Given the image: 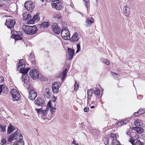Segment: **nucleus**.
Returning a JSON list of instances; mask_svg holds the SVG:
<instances>
[{
	"mask_svg": "<svg viewBox=\"0 0 145 145\" xmlns=\"http://www.w3.org/2000/svg\"><path fill=\"white\" fill-rule=\"evenodd\" d=\"M85 2V6L87 8H88L89 7V2L88 0H83Z\"/></svg>",
	"mask_w": 145,
	"mask_h": 145,
	"instance_id": "58836bf2",
	"label": "nucleus"
},
{
	"mask_svg": "<svg viewBox=\"0 0 145 145\" xmlns=\"http://www.w3.org/2000/svg\"><path fill=\"white\" fill-rule=\"evenodd\" d=\"M23 63V65L25 64L24 60L23 59H21L19 60V63Z\"/></svg>",
	"mask_w": 145,
	"mask_h": 145,
	"instance_id": "bf43d9fd",
	"label": "nucleus"
},
{
	"mask_svg": "<svg viewBox=\"0 0 145 145\" xmlns=\"http://www.w3.org/2000/svg\"><path fill=\"white\" fill-rule=\"evenodd\" d=\"M46 108L45 110H41V113H42L45 116L46 115L47 112H48L49 110V107H48L47 106H46Z\"/></svg>",
	"mask_w": 145,
	"mask_h": 145,
	"instance_id": "473e14b6",
	"label": "nucleus"
},
{
	"mask_svg": "<svg viewBox=\"0 0 145 145\" xmlns=\"http://www.w3.org/2000/svg\"><path fill=\"white\" fill-rule=\"evenodd\" d=\"M52 7L54 8H56V9L59 10L61 8L63 7V3L61 1H59L58 2L53 3L52 4Z\"/></svg>",
	"mask_w": 145,
	"mask_h": 145,
	"instance_id": "6e6552de",
	"label": "nucleus"
},
{
	"mask_svg": "<svg viewBox=\"0 0 145 145\" xmlns=\"http://www.w3.org/2000/svg\"><path fill=\"white\" fill-rule=\"evenodd\" d=\"M22 79V81L24 83H26L28 82L30 80V77L29 76L26 75L25 76H24V77Z\"/></svg>",
	"mask_w": 145,
	"mask_h": 145,
	"instance_id": "a878e982",
	"label": "nucleus"
},
{
	"mask_svg": "<svg viewBox=\"0 0 145 145\" xmlns=\"http://www.w3.org/2000/svg\"><path fill=\"white\" fill-rule=\"evenodd\" d=\"M101 61L102 62L106 64L107 65H108L110 63L108 60L104 58H101Z\"/></svg>",
	"mask_w": 145,
	"mask_h": 145,
	"instance_id": "7c9ffc66",
	"label": "nucleus"
},
{
	"mask_svg": "<svg viewBox=\"0 0 145 145\" xmlns=\"http://www.w3.org/2000/svg\"><path fill=\"white\" fill-rule=\"evenodd\" d=\"M54 17L56 18H60L61 17V15L60 13H57L55 14Z\"/></svg>",
	"mask_w": 145,
	"mask_h": 145,
	"instance_id": "37998d69",
	"label": "nucleus"
},
{
	"mask_svg": "<svg viewBox=\"0 0 145 145\" xmlns=\"http://www.w3.org/2000/svg\"><path fill=\"white\" fill-rule=\"evenodd\" d=\"M29 93V98L32 100H34L37 96V93L34 90L31 89Z\"/></svg>",
	"mask_w": 145,
	"mask_h": 145,
	"instance_id": "1a4fd4ad",
	"label": "nucleus"
},
{
	"mask_svg": "<svg viewBox=\"0 0 145 145\" xmlns=\"http://www.w3.org/2000/svg\"><path fill=\"white\" fill-rule=\"evenodd\" d=\"M7 87L6 86L3 84L0 85V95L1 94V93H7Z\"/></svg>",
	"mask_w": 145,
	"mask_h": 145,
	"instance_id": "4468645a",
	"label": "nucleus"
},
{
	"mask_svg": "<svg viewBox=\"0 0 145 145\" xmlns=\"http://www.w3.org/2000/svg\"><path fill=\"white\" fill-rule=\"evenodd\" d=\"M135 145H144L143 143L139 140H137L135 143Z\"/></svg>",
	"mask_w": 145,
	"mask_h": 145,
	"instance_id": "a18cd8bd",
	"label": "nucleus"
},
{
	"mask_svg": "<svg viewBox=\"0 0 145 145\" xmlns=\"http://www.w3.org/2000/svg\"><path fill=\"white\" fill-rule=\"evenodd\" d=\"M30 70L29 68H25L24 69H22V68H21L20 69V72L22 74V79L24 77V76H25L27 75L28 71Z\"/></svg>",
	"mask_w": 145,
	"mask_h": 145,
	"instance_id": "dca6fc26",
	"label": "nucleus"
},
{
	"mask_svg": "<svg viewBox=\"0 0 145 145\" xmlns=\"http://www.w3.org/2000/svg\"><path fill=\"white\" fill-rule=\"evenodd\" d=\"M31 61V62L32 64H33V66H35V65L36 64V62L35 60V59L33 58L32 60H31V59H30Z\"/></svg>",
	"mask_w": 145,
	"mask_h": 145,
	"instance_id": "8fccbe9b",
	"label": "nucleus"
},
{
	"mask_svg": "<svg viewBox=\"0 0 145 145\" xmlns=\"http://www.w3.org/2000/svg\"><path fill=\"white\" fill-rule=\"evenodd\" d=\"M89 110V108L88 107H86L84 108V111L85 112H88Z\"/></svg>",
	"mask_w": 145,
	"mask_h": 145,
	"instance_id": "4d7b16f0",
	"label": "nucleus"
},
{
	"mask_svg": "<svg viewBox=\"0 0 145 145\" xmlns=\"http://www.w3.org/2000/svg\"><path fill=\"white\" fill-rule=\"evenodd\" d=\"M18 138L20 140L22 141L23 139V137L22 136V135L21 136L20 135H18Z\"/></svg>",
	"mask_w": 145,
	"mask_h": 145,
	"instance_id": "052dcab7",
	"label": "nucleus"
},
{
	"mask_svg": "<svg viewBox=\"0 0 145 145\" xmlns=\"http://www.w3.org/2000/svg\"><path fill=\"white\" fill-rule=\"evenodd\" d=\"M93 88L90 89L89 90H88L87 91V94L88 96L90 97H91L92 94L93 93Z\"/></svg>",
	"mask_w": 145,
	"mask_h": 145,
	"instance_id": "f704fd0d",
	"label": "nucleus"
},
{
	"mask_svg": "<svg viewBox=\"0 0 145 145\" xmlns=\"http://www.w3.org/2000/svg\"><path fill=\"white\" fill-rule=\"evenodd\" d=\"M48 105L50 108V111L51 113V114H54L55 112L54 110H56V108L52 106L51 104L50 101L48 102Z\"/></svg>",
	"mask_w": 145,
	"mask_h": 145,
	"instance_id": "b1692460",
	"label": "nucleus"
},
{
	"mask_svg": "<svg viewBox=\"0 0 145 145\" xmlns=\"http://www.w3.org/2000/svg\"><path fill=\"white\" fill-rule=\"evenodd\" d=\"M14 134H12L10 135L8 138V140L9 142H11L12 141V140L14 138Z\"/></svg>",
	"mask_w": 145,
	"mask_h": 145,
	"instance_id": "4c0bfd02",
	"label": "nucleus"
},
{
	"mask_svg": "<svg viewBox=\"0 0 145 145\" xmlns=\"http://www.w3.org/2000/svg\"><path fill=\"white\" fill-rule=\"evenodd\" d=\"M80 38L81 36L80 34L78 33L75 32L70 39V40L72 42H76L78 41Z\"/></svg>",
	"mask_w": 145,
	"mask_h": 145,
	"instance_id": "9d476101",
	"label": "nucleus"
},
{
	"mask_svg": "<svg viewBox=\"0 0 145 145\" xmlns=\"http://www.w3.org/2000/svg\"><path fill=\"white\" fill-rule=\"evenodd\" d=\"M4 80V78L2 76H0V83H1Z\"/></svg>",
	"mask_w": 145,
	"mask_h": 145,
	"instance_id": "13d9d810",
	"label": "nucleus"
},
{
	"mask_svg": "<svg viewBox=\"0 0 145 145\" xmlns=\"http://www.w3.org/2000/svg\"><path fill=\"white\" fill-rule=\"evenodd\" d=\"M29 60H30V59H31V60H32V59L33 58L35 59V56L33 54V53H31L30 54V56H29Z\"/></svg>",
	"mask_w": 145,
	"mask_h": 145,
	"instance_id": "09e8293b",
	"label": "nucleus"
},
{
	"mask_svg": "<svg viewBox=\"0 0 145 145\" xmlns=\"http://www.w3.org/2000/svg\"><path fill=\"white\" fill-rule=\"evenodd\" d=\"M124 14L125 15L128 16L130 13V9L128 6L125 5L123 9Z\"/></svg>",
	"mask_w": 145,
	"mask_h": 145,
	"instance_id": "2eb2a0df",
	"label": "nucleus"
},
{
	"mask_svg": "<svg viewBox=\"0 0 145 145\" xmlns=\"http://www.w3.org/2000/svg\"><path fill=\"white\" fill-rule=\"evenodd\" d=\"M70 34H65L64 35H61L62 37L65 40H67L70 39Z\"/></svg>",
	"mask_w": 145,
	"mask_h": 145,
	"instance_id": "72a5a7b5",
	"label": "nucleus"
},
{
	"mask_svg": "<svg viewBox=\"0 0 145 145\" xmlns=\"http://www.w3.org/2000/svg\"><path fill=\"white\" fill-rule=\"evenodd\" d=\"M49 24L47 22H44L42 23L40 27L42 28H46L48 27L49 26Z\"/></svg>",
	"mask_w": 145,
	"mask_h": 145,
	"instance_id": "393cba45",
	"label": "nucleus"
},
{
	"mask_svg": "<svg viewBox=\"0 0 145 145\" xmlns=\"http://www.w3.org/2000/svg\"><path fill=\"white\" fill-rule=\"evenodd\" d=\"M35 102L39 106H42L45 104L44 100L41 98H38L35 101Z\"/></svg>",
	"mask_w": 145,
	"mask_h": 145,
	"instance_id": "f3484780",
	"label": "nucleus"
},
{
	"mask_svg": "<svg viewBox=\"0 0 145 145\" xmlns=\"http://www.w3.org/2000/svg\"><path fill=\"white\" fill-rule=\"evenodd\" d=\"M122 123H123L122 122H121V121L118 122L116 125L117 127H118L119 126H120L122 125H123Z\"/></svg>",
	"mask_w": 145,
	"mask_h": 145,
	"instance_id": "6e6d98bb",
	"label": "nucleus"
},
{
	"mask_svg": "<svg viewBox=\"0 0 145 145\" xmlns=\"http://www.w3.org/2000/svg\"><path fill=\"white\" fill-rule=\"evenodd\" d=\"M133 128L136 130V131L138 134H140L143 132L144 130L141 127H133Z\"/></svg>",
	"mask_w": 145,
	"mask_h": 145,
	"instance_id": "4be33fe9",
	"label": "nucleus"
},
{
	"mask_svg": "<svg viewBox=\"0 0 145 145\" xmlns=\"http://www.w3.org/2000/svg\"><path fill=\"white\" fill-rule=\"evenodd\" d=\"M51 27L52 30L57 35H59V34L61 31V29L58 26L56 23L55 22L52 23Z\"/></svg>",
	"mask_w": 145,
	"mask_h": 145,
	"instance_id": "423d86ee",
	"label": "nucleus"
},
{
	"mask_svg": "<svg viewBox=\"0 0 145 145\" xmlns=\"http://www.w3.org/2000/svg\"><path fill=\"white\" fill-rule=\"evenodd\" d=\"M15 23V21L14 20L8 19L6 20L5 25L8 28L11 29L14 27Z\"/></svg>",
	"mask_w": 145,
	"mask_h": 145,
	"instance_id": "7ed1b4c3",
	"label": "nucleus"
},
{
	"mask_svg": "<svg viewBox=\"0 0 145 145\" xmlns=\"http://www.w3.org/2000/svg\"><path fill=\"white\" fill-rule=\"evenodd\" d=\"M52 90L54 93H58L59 92L58 88H56L55 87H52Z\"/></svg>",
	"mask_w": 145,
	"mask_h": 145,
	"instance_id": "c9c22d12",
	"label": "nucleus"
},
{
	"mask_svg": "<svg viewBox=\"0 0 145 145\" xmlns=\"http://www.w3.org/2000/svg\"><path fill=\"white\" fill-rule=\"evenodd\" d=\"M39 74L38 71L35 69H32L29 72V75L31 78L35 80L37 79L38 78Z\"/></svg>",
	"mask_w": 145,
	"mask_h": 145,
	"instance_id": "20e7f679",
	"label": "nucleus"
},
{
	"mask_svg": "<svg viewBox=\"0 0 145 145\" xmlns=\"http://www.w3.org/2000/svg\"><path fill=\"white\" fill-rule=\"evenodd\" d=\"M111 74L113 76H115V75H118V74L117 73H116L114 72H111Z\"/></svg>",
	"mask_w": 145,
	"mask_h": 145,
	"instance_id": "e2e57ef3",
	"label": "nucleus"
},
{
	"mask_svg": "<svg viewBox=\"0 0 145 145\" xmlns=\"http://www.w3.org/2000/svg\"><path fill=\"white\" fill-rule=\"evenodd\" d=\"M37 110V112L38 113H39L40 112H41V110H42L40 109H38Z\"/></svg>",
	"mask_w": 145,
	"mask_h": 145,
	"instance_id": "0e129e2a",
	"label": "nucleus"
},
{
	"mask_svg": "<svg viewBox=\"0 0 145 145\" xmlns=\"http://www.w3.org/2000/svg\"><path fill=\"white\" fill-rule=\"evenodd\" d=\"M24 5L26 9L30 12L34 8V5L31 1H26Z\"/></svg>",
	"mask_w": 145,
	"mask_h": 145,
	"instance_id": "39448f33",
	"label": "nucleus"
},
{
	"mask_svg": "<svg viewBox=\"0 0 145 145\" xmlns=\"http://www.w3.org/2000/svg\"><path fill=\"white\" fill-rule=\"evenodd\" d=\"M133 133V135L135 136L132 137V138L134 140L138 139L139 138V136L138 135L136 134L135 133Z\"/></svg>",
	"mask_w": 145,
	"mask_h": 145,
	"instance_id": "a19ab883",
	"label": "nucleus"
},
{
	"mask_svg": "<svg viewBox=\"0 0 145 145\" xmlns=\"http://www.w3.org/2000/svg\"><path fill=\"white\" fill-rule=\"evenodd\" d=\"M23 18L24 20H26L27 21H29L31 19V15L29 14H24Z\"/></svg>",
	"mask_w": 145,
	"mask_h": 145,
	"instance_id": "5701e85b",
	"label": "nucleus"
},
{
	"mask_svg": "<svg viewBox=\"0 0 145 145\" xmlns=\"http://www.w3.org/2000/svg\"><path fill=\"white\" fill-rule=\"evenodd\" d=\"M108 140H107V141L106 142H105V145H106L107 144H108Z\"/></svg>",
	"mask_w": 145,
	"mask_h": 145,
	"instance_id": "69168bd1",
	"label": "nucleus"
},
{
	"mask_svg": "<svg viewBox=\"0 0 145 145\" xmlns=\"http://www.w3.org/2000/svg\"><path fill=\"white\" fill-rule=\"evenodd\" d=\"M61 85V84L59 82H55L52 84V87L59 88Z\"/></svg>",
	"mask_w": 145,
	"mask_h": 145,
	"instance_id": "c756f323",
	"label": "nucleus"
},
{
	"mask_svg": "<svg viewBox=\"0 0 145 145\" xmlns=\"http://www.w3.org/2000/svg\"><path fill=\"white\" fill-rule=\"evenodd\" d=\"M90 97L89 96L87 97V100H88V103L89 102V101H90L91 100L90 97Z\"/></svg>",
	"mask_w": 145,
	"mask_h": 145,
	"instance_id": "680f3d73",
	"label": "nucleus"
},
{
	"mask_svg": "<svg viewBox=\"0 0 145 145\" xmlns=\"http://www.w3.org/2000/svg\"><path fill=\"white\" fill-rule=\"evenodd\" d=\"M40 20V18L39 17V14L37 13L35 15H34L32 19L30 21L28 22V24H33L34 23L35 21L37 22Z\"/></svg>",
	"mask_w": 145,
	"mask_h": 145,
	"instance_id": "9b49d317",
	"label": "nucleus"
},
{
	"mask_svg": "<svg viewBox=\"0 0 145 145\" xmlns=\"http://www.w3.org/2000/svg\"><path fill=\"white\" fill-rule=\"evenodd\" d=\"M25 64H24V65H23V63H19L17 67L18 70V71H19V69H20L21 67H22L21 68H23V67H24L25 66Z\"/></svg>",
	"mask_w": 145,
	"mask_h": 145,
	"instance_id": "ea45409f",
	"label": "nucleus"
},
{
	"mask_svg": "<svg viewBox=\"0 0 145 145\" xmlns=\"http://www.w3.org/2000/svg\"><path fill=\"white\" fill-rule=\"evenodd\" d=\"M110 136L111 138L115 139H117L119 137L118 135H116V134L113 133L110 134Z\"/></svg>",
	"mask_w": 145,
	"mask_h": 145,
	"instance_id": "79ce46f5",
	"label": "nucleus"
},
{
	"mask_svg": "<svg viewBox=\"0 0 145 145\" xmlns=\"http://www.w3.org/2000/svg\"><path fill=\"white\" fill-rule=\"evenodd\" d=\"M93 93L95 95H96L97 96L100 98L101 97L102 95L101 94V90L100 89L97 88L96 87H94L93 88Z\"/></svg>",
	"mask_w": 145,
	"mask_h": 145,
	"instance_id": "ddd939ff",
	"label": "nucleus"
},
{
	"mask_svg": "<svg viewBox=\"0 0 145 145\" xmlns=\"http://www.w3.org/2000/svg\"><path fill=\"white\" fill-rule=\"evenodd\" d=\"M142 124V121L140 120H136L135 122V125L136 126H140Z\"/></svg>",
	"mask_w": 145,
	"mask_h": 145,
	"instance_id": "bb28decb",
	"label": "nucleus"
},
{
	"mask_svg": "<svg viewBox=\"0 0 145 145\" xmlns=\"http://www.w3.org/2000/svg\"><path fill=\"white\" fill-rule=\"evenodd\" d=\"M112 142V145H120V142L116 139H113Z\"/></svg>",
	"mask_w": 145,
	"mask_h": 145,
	"instance_id": "2f4dec72",
	"label": "nucleus"
},
{
	"mask_svg": "<svg viewBox=\"0 0 145 145\" xmlns=\"http://www.w3.org/2000/svg\"><path fill=\"white\" fill-rule=\"evenodd\" d=\"M14 134L15 135V134ZM20 135L21 136H22V134L20 133L19 132L17 133L15 135H14V138L16 140L18 138V135Z\"/></svg>",
	"mask_w": 145,
	"mask_h": 145,
	"instance_id": "49530a36",
	"label": "nucleus"
},
{
	"mask_svg": "<svg viewBox=\"0 0 145 145\" xmlns=\"http://www.w3.org/2000/svg\"><path fill=\"white\" fill-rule=\"evenodd\" d=\"M13 32L14 33H12V31H11L12 38H14L15 40H21L23 39V37H21V35H22L20 32L15 31H14Z\"/></svg>",
	"mask_w": 145,
	"mask_h": 145,
	"instance_id": "0eeeda50",
	"label": "nucleus"
},
{
	"mask_svg": "<svg viewBox=\"0 0 145 145\" xmlns=\"http://www.w3.org/2000/svg\"><path fill=\"white\" fill-rule=\"evenodd\" d=\"M94 22V19L92 17H88L86 20V25L87 27L90 25Z\"/></svg>",
	"mask_w": 145,
	"mask_h": 145,
	"instance_id": "6ab92c4d",
	"label": "nucleus"
},
{
	"mask_svg": "<svg viewBox=\"0 0 145 145\" xmlns=\"http://www.w3.org/2000/svg\"><path fill=\"white\" fill-rule=\"evenodd\" d=\"M145 112V109H140L137 112L134 113V115L135 116H137L139 115L144 114Z\"/></svg>",
	"mask_w": 145,
	"mask_h": 145,
	"instance_id": "412c9836",
	"label": "nucleus"
},
{
	"mask_svg": "<svg viewBox=\"0 0 145 145\" xmlns=\"http://www.w3.org/2000/svg\"><path fill=\"white\" fill-rule=\"evenodd\" d=\"M79 87V85L76 82H75V83L74 85V89L75 90H77L78 89Z\"/></svg>",
	"mask_w": 145,
	"mask_h": 145,
	"instance_id": "de8ad7c7",
	"label": "nucleus"
},
{
	"mask_svg": "<svg viewBox=\"0 0 145 145\" xmlns=\"http://www.w3.org/2000/svg\"><path fill=\"white\" fill-rule=\"evenodd\" d=\"M80 42H79L77 45V50L76 51V53L78 52L80 50L81 48H80Z\"/></svg>",
	"mask_w": 145,
	"mask_h": 145,
	"instance_id": "c03bdc74",
	"label": "nucleus"
},
{
	"mask_svg": "<svg viewBox=\"0 0 145 145\" xmlns=\"http://www.w3.org/2000/svg\"><path fill=\"white\" fill-rule=\"evenodd\" d=\"M128 121V120H123V121H121V122H122L123 123H122V125H124V124H125L127 123Z\"/></svg>",
	"mask_w": 145,
	"mask_h": 145,
	"instance_id": "5fc2aeb1",
	"label": "nucleus"
},
{
	"mask_svg": "<svg viewBox=\"0 0 145 145\" xmlns=\"http://www.w3.org/2000/svg\"><path fill=\"white\" fill-rule=\"evenodd\" d=\"M16 127L13 126L11 124H9V125L8 127L7 131V133L9 134H10L12 132H13L16 130Z\"/></svg>",
	"mask_w": 145,
	"mask_h": 145,
	"instance_id": "aec40b11",
	"label": "nucleus"
},
{
	"mask_svg": "<svg viewBox=\"0 0 145 145\" xmlns=\"http://www.w3.org/2000/svg\"><path fill=\"white\" fill-rule=\"evenodd\" d=\"M4 5L3 4H0V7H3Z\"/></svg>",
	"mask_w": 145,
	"mask_h": 145,
	"instance_id": "774afa93",
	"label": "nucleus"
},
{
	"mask_svg": "<svg viewBox=\"0 0 145 145\" xmlns=\"http://www.w3.org/2000/svg\"><path fill=\"white\" fill-rule=\"evenodd\" d=\"M50 90L49 88L46 89L45 91L44 95L46 96L47 98H49L50 96Z\"/></svg>",
	"mask_w": 145,
	"mask_h": 145,
	"instance_id": "cd10ccee",
	"label": "nucleus"
},
{
	"mask_svg": "<svg viewBox=\"0 0 145 145\" xmlns=\"http://www.w3.org/2000/svg\"><path fill=\"white\" fill-rule=\"evenodd\" d=\"M129 141L132 144V145H135V140L133 138H130Z\"/></svg>",
	"mask_w": 145,
	"mask_h": 145,
	"instance_id": "864d4df0",
	"label": "nucleus"
},
{
	"mask_svg": "<svg viewBox=\"0 0 145 145\" xmlns=\"http://www.w3.org/2000/svg\"><path fill=\"white\" fill-rule=\"evenodd\" d=\"M17 143H18V145H24V141L20 140L19 141L17 140Z\"/></svg>",
	"mask_w": 145,
	"mask_h": 145,
	"instance_id": "3c124183",
	"label": "nucleus"
},
{
	"mask_svg": "<svg viewBox=\"0 0 145 145\" xmlns=\"http://www.w3.org/2000/svg\"><path fill=\"white\" fill-rule=\"evenodd\" d=\"M67 69H65V70H64L63 71L62 76V79H63L65 78L66 76L67 75Z\"/></svg>",
	"mask_w": 145,
	"mask_h": 145,
	"instance_id": "e433bc0d",
	"label": "nucleus"
},
{
	"mask_svg": "<svg viewBox=\"0 0 145 145\" xmlns=\"http://www.w3.org/2000/svg\"><path fill=\"white\" fill-rule=\"evenodd\" d=\"M10 94L12 95L14 101H18L20 100V95L16 90L14 89H12L11 90Z\"/></svg>",
	"mask_w": 145,
	"mask_h": 145,
	"instance_id": "f03ea898",
	"label": "nucleus"
},
{
	"mask_svg": "<svg viewBox=\"0 0 145 145\" xmlns=\"http://www.w3.org/2000/svg\"><path fill=\"white\" fill-rule=\"evenodd\" d=\"M95 106L94 105L93 106H91V107H90V108H95Z\"/></svg>",
	"mask_w": 145,
	"mask_h": 145,
	"instance_id": "338daca9",
	"label": "nucleus"
},
{
	"mask_svg": "<svg viewBox=\"0 0 145 145\" xmlns=\"http://www.w3.org/2000/svg\"><path fill=\"white\" fill-rule=\"evenodd\" d=\"M67 52L69 56L68 60H70L72 59L74 55V50L73 49L68 48L67 49Z\"/></svg>",
	"mask_w": 145,
	"mask_h": 145,
	"instance_id": "f8f14e48",
	"label": "nucleus"
},
{
	"mask_svg": "<svg viewBox=\"0 0 145 145\" xmlns=\"http://www.w3.org/2000/svg\"><path fill=\"white\" fill-rule=\"evenodd\" d=\"M7 142V140L3 138H2L1 141V144L3 145L5 144Z\"/></svg>",
	"mask_w": 145,
	"mask_h": 145,
	"instance_id": "603ef678",
	"label": "nucleus"
},
{
	"mask_svg": "<svg viewBox=\"0 0 145 145\" xmlns=\"http://www.w3.org/2000/svg\"><path fill=\"white\" fill-rule=\"evenodd\" d=\"M65 34H70L69 31L67 27H64L61 31V35H64Z\"/></svg>",
	"mask_w": 145,
	"mask_h": 145,
	"instance_id": "a211bd4d",
	"label": "nucleus"
},
{
	"mask_svg": "<svg viewBox=\"0 0 145 145\" xmlns=\"http://www.w3.org/2000/svg\"><path fill=\"white\" fill-rule=\"evenodd\" d=\"M6 125L2 124L0 125V131L3 133L6 132Z\"/></svg>",
	"mask_w": 145,
	"mask_h": 145,
	"instance_id": "c85d7f7f",
	"label": "nucleus"
},
{
	"mask_svg": "<svg viewBox=\"0 0 145 145\" xmlns=\"http://www.w3.org/2000/svg\"><path fill=\"white\" fill-rule=\"evenodd\" d=\"M22 28L23 30L26 34L29 35H32L36 33L38 30L35 25L30 26L24 25L22 26Z\"/></svg>",
	"mask_w": 145,
	"mask_h": 145,
	"instance_id": "f257e3e1",
	"label": "nucleus"
}]
</instances>
